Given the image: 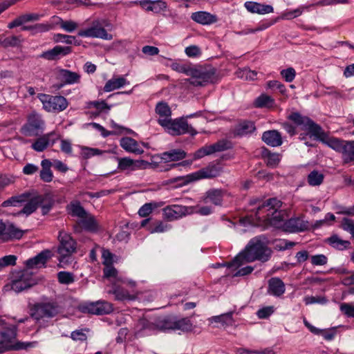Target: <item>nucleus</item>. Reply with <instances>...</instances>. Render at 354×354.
Listing matches in <instances>:
<instances>
[{
    "mask_svg": "<svg viewBox=\"0 0 354 354\" xmlns=\"http://www.w3.org/2000/svg\"><path fill=\"white\" fill-rule=\"evenodd\" d=\"M23 209L18 214H26L29 216L35 212L38 207L41 209L43 215L47 214L54 205V199L50 193L38 194L35 192H25L21 194L13 196L8 200L4 201L1 206L6 207L8 206H17L19 204L26 203Z\"/></svg>",
    "mask_w": 354,
    "mask_h": 354,
    "instance_id": "obj_1",
    "label": "nucleus"
},
{
    "mask_svg": "<svg viewBox=\"0 0 354 354\" xmlns=\"http://www.w3.org/2000/svg\"><path fill=\"white\" fill-rule=\"evenodd\" d=\"M288 119L297 126L300 127L302 130L307 131L310 137H313L315 140L343 154L346 141L335 138H330L322 127L310 118L302 115L299 112H292L288 116Z\"/></svg>",
    "mask_w": 354,
    "mask_h": 354,
    "instance_id": "obj_2",
    "label": "nucleus"
},
{
    "mask_svg": "<svg viewBox=\"0 0 354 354\" xmlns=\"http://www.w3.org/2000/svg\"><path fill=\"white\" fill-rule=\"evenodd\" d=\"M272 250L268 246V240L264 236H258L252 239L244 250L238 254L234 259L227 263L228 268H238L244 263L256 260L266 262L269 260Z\"/></svg>",
    "mask_w": 354,
    "mask_h": 354,
    "instance_id": "obj_3",
    "label": "nucleus"
},
{
    "mask_svg": "<svg viewBox=\"0 0 354 354\" xmlns=\"http://www.w3.org/2000/svg\"><path fill=\"white\" fill-rule=\"evenodd\" d=\"M282 205V202L276 198H269L263 202L257 209L256 218L257 223L254 225H259L261 221H265L266 225L273 226L277 228L283 229V223L282 214L279 209Z\"/></svg>",
    "mask_w": 354,
    "mask_h": 354,
    "instance_id": "obj_4",
    "label": "nucleus"
},
{
    "mask_svg": "<svg viewBox=\"0 0 354 354\" xmlns=\"http://www.w3.org/2000/svg\"><path fill=\"white\" fill-rule=\"evenodd\" d=\"M30 311L31 317L41 328L47 326L48 320L58 315L59 307L55 302H39L33 305Z\"/></svg>",
    "mask_w": 354,
    "mask_h": 354,
    "instance_id": "obj_5",
    "label": "nucleus"
},
{
    "mask_svg": "<svg viewBox=\"0 0 354 354\" xmlns=\"http://www.w3.org/2000/svg\"><path fill=\"white\" fill-rule=\"evenodd\" d=\"M222 172V167L219 163L211 162L207 167L185 176H178L169 180L171 183H178L180 185H185L195 180L203 178H212L216 177Z\"/></svg>",
    "mask_w": 354,
    "mask_h": 354,
    "instance_id": "obj_6",
    "label": "nucleus"
},
{
    "mask_svg": "<svg viewBox=\"0 0 354 354\" xmlns=\"http://www.w3.org/2000/svg\"><path fill=\"white\" fill-rule=\"evenodd\" d=\"M59 245L57 248L59 254L58 266L64 268L72 263V254L76 251V241L68 234L60 232Z\"/></svg>",
    "mask_w": 354,
    "mask_h": 354,
    "instance_id": "obj_7",
    "label": "nucleus"
},
{
    "mask_svg": "<svg viewBox=\"0 0 354 354\" xmlns=\"http://www.w3.org/2000/svg\"><path fill=\"white\" fill-rule=\"evenodd\" d=\"M158 124L165 128L167 131L172 136H180L189 133L192 136H196L198 132L184 118H180L175 120H158Z\"/></svg>",
    "mask_w": 354,
    "mask_h": 354,
    "instance_id": "obj_8",
    "label": "nucleus"
},
{
    "mask_svg": "<svg viewBox=\"0 0 354 354\" xmlns=\"http://www.w3.org/2000/svg\"><path fill=\"white\" fill-rule=\"evenodd\" d=\"M17 328L15 326L10 327L3 332L0 333V353L10 350L27 349L32 346V342H17L12 344V340L17 336Z\"/></svg>",
    "mask_w": 354,
    "mask_h": 354,
    "instance_id": "obj_9",
    "label": "nucleus"
},
{
    "mask_svg": "<svg viewBox=\"0 0 354 354\" xmlns=\"http://www.w3.org/2000/svg\"><path fill=\"white\" fill-rule=\"evenodd\" d=\"M214 68H193L190 77V84L195 86H203L216 82L217 75Z\"/></svg>",
    "mask_w": 354,
    "mask_h": 354,
    "instance_id": "obj_10",
    "label": "nucleus"
},
{
    "mask_svg": "<svg viewBox=\"0 0 354 354\" xmlns=\"http://www.w3.org/2000/svg\"><path fill=\"white\" fill-rule=\"evenodd\" d=\"M44 127V122L41 115L32 112L28 115L27 121L21 127L20 132L27 137H36L42 133Z\"/></svg>",
    "mask_w": 354,
    "mask_h": 354,
    "instance_id": "obj_11",
    "label": "nucleus"
},
{
    "mask_svg": "<svg viewBox=\"0 0 354 354\" xmlns=\"http://www.w3.org/2000/svg\"><path fill=\"white\" fill-rule=\"evenodd\" d=\"M37 98L43 104V108L48 112H61L68 106L66 99L61 95H50L39 93Z\"/></svg>",
    "mask_w": 354,
    "mask_h": 354,
    "instance_id": "obj_12",
    "label": "nucleus"
},
{
    "mask_svg": "<svg viewBox=\"0 0 354 354\" xmlns=\"http://www.w3.org/2000/svg\"><path fill=\"white\" fill-rule=\"evenodd\" d=\"M162 211L164 217L171 221L194 213V206L171 205L165 207Z\"/></svg>",
    "mask_w": 354,
    "mask_h": 354,
    "instance_id": "obj_13",
    "label": "nucleus"
},
{
    "mask_svg": "<svg viewBox=\"0 0 354 354\" xmlns=\"http://www.w3.org/2000/svg\"><path fill=\"white\" fill-rule=\"evenodd\" d=\"M77 35L80 37L100 38L105 40L113 39L112 35L109 34L98 21H94L91 27L80 30Z\"/></svg>",
    "mask_w": 354,
    "mask_h": 354,
    "instance_id": "obj_14",
    "label": "nucleus"
},
{
    "mask_svg": "<svg viewBox=\"0 0 354 354\" xmlns=\"http://www.w3.org/2000/svg\"><path fill=\"white\" fill-rule=\"evenodd\" d=\"M24 235V232L16 227L13 224L6 225L0 221V240L8 241L12 239H19Z\"/></svg>",
    "mask_w": 354,
    "mask_h": 354,
    "instance_id": "obj_15",
    "label": "nucleus"
},
{
    "mask_svg": "<svg viewBox=\"0 0 354 354\" xmlns=\"http://www.w3.org/2000/svg\"><path fill=\"white\" fill-rule=\"evenodd\" d=\"M309 227L308 221L299 217L291 218L283 223V230L288 232H297L307 230Z\"/></svg>",
    "mask_w": 354,
    "mask_h": 354,
    "instance_id": "obj_16",
    "label": "nucleus"
},
{
    "mask_svg": "<svg viewBox=\"0 0 354 354\" xmlns=\"http://www.w3.org/2000/svg\"><path fill=\"white\" fill-rule=\"evenodd\" d=\"M35 284V281L32 275L28 272H23L18 279L14 280L12 284V289L17 292H21L30 288Z\"/></svg>",
    "mask_w": 354,
    "mask_h": 354,
    "instance_id": "obj_17",
    "label": "nucleus"
},
{
    "mask_svg": "<svg viewBox=\"0 0 354 354\" xmlns=\"http://www.w3.org/2000/svg\"><path fill=\"white\" fill-rule=\"evenodd\" d=\"M226 194L227 192L223 189L212 188L205 192L202 201L205 203H211L214 205L221 206L223 198Z\"/></svg>",
    "mask_w": 354,
    "mask_h": 354,
    "instance_id": "obj_18",
    "label": "nucleus"
},
{
    "mask_svg": "<svg viewBox=\"0 0 354 354\" xmlns=\"http://www.w3.org/2000/svg\"><path fill=\"white\" fill-rule=\"evenodd\" d=\"M51 251L49 250H44L35 257L28 259L26 261V266L28 268L44 267L45 264L48 260L51 258Z\"/></svg>",
    "mask_w": 354,
    "mask_h": 354,
    "instance_id": "obj_19",
    "label": "nucleus"
},
{
    "mask_svg": "<svg viewBox=\"0 0 354 354\" xmlns=\"http://www.w3.org/2000/svg\"><path fill=\"white\" fill-rule=\"evenodd\" d=\"M134 4H139L143 9L147 11H151L154 13H160L167 8V3L162 0L151 1V0H141L135 1L133 2Z\"/></svg>",
    "mask_w": 354,
    "mask_h": 354,
    "instance_id": "obj_20",
    "label": "nucleus"
},
{
    "mask_svg": "<svg viewBox=\"0 0 354 354\" xmlns=\"http://www.w3.org/2000/svg\"><path fill=\"white\" fill-rule=\"evenodd\" d=\"M71 51L72 48L70 46H55L53 48L42 53L40 57L47 60H55L68 55Z\"/></svg>",
    "mask_w": 354,
    "mask_h": 354,
    "instance_id": "obj_21",
    "label": "nucleus"
},
{
    "mask_svg": "<svg viewBox=\"0 0 354 354\" xmlns=\"http://www.w3.org/2000/svg\"><path fill=\"white\" fill-rule=\"evenodd\" d=\"M261 139L266 144L272 147H279L283 143L281 134L277 130L264 131Z\"/></svg>",
    "mask_w": 354,
    "mask_h": 354,
    "instance_id": "obj_22",
    "label": "nucleus"
},
{
    "mask_svg": "<svg viewBox=\"0 0 354 354\" xmlns=\"http://www.w3.org/2000/svg\"><path fill=\"white\" fill-rule=\"evenodd\" d=\"M186 157V152L181 149H174L160 154V159L164 162H175L183 160Z\"/></svg>",
    "mask_w": 354,
    "mask_h": 354,
    "instance_id": "obj_23",
    "label": "nucleus"
},
{
    "mask_svg": "<svg viewBox=\"0 0 354 354\" xmlns=\"http://www.w3.org/2000/svg\"><path fill=\"white\" fill-rule=\"evenodd\" d=\"M53 135V133H50L39 137L32 144V149L37 152L44 151L50 144L53 145L55 142V139H51Z\"/></svg>",
    "mask_w": 354,
    "mask_h": 354,
    "instance_id": "obj_24",
    "label": "nucleus"
},
{
    "mask_svg": "<svg viewBox=\"0 0 354 354\" xmlns=\"http://www.w3.org/2000/svg\"><path fill=\"white\" fill-rule=\"evenodd\" d=\"M285 284L277 277H272L268 281V292L274 296L280 297L285 292Z\"/></svg>",
    "mask_w": 354,
    "mask_h": 354,
    "instance_id": "obj_25",
    "label": "nucleus"
},
{
    "mask_svg": "<svg viewBox=\"0 0 354 354\" xmlns=\"http://www.w3.org/2000/svg\"><path fill=\"white\" fill-rule=\"evenodd\" d=\"M244 6L248 11L252 13L263 15L273 12V8L272 6L263 5L254 1H246Z\"/></svg>",
    "mask_w": 354,
    "mask_h": 354,
    "instance_id": "obj_26",
    "label": "nucleus"
},
{
    "mask_svg": "<svg viewBox=\"0 0 354 354\" xmlns=\"http://www.w3.org/2000/svg\"><path fill=\"white\" fill-rule=\"evenodd\" d=\"M191 19L203 25H208L216 22V18L214 15L205 11L193 12Z\"/></svg>",
    "mask_w": 354,
    "mask_h": 354,
    "instance_id": "obj_27",
    "label": "nucleus"
},
{
    "mask_svg": "<svg viewBox=\"0 0 354 354\" xmlns=\"http://www.w3.org/2000/svg\"><path fill=\"white\" fill-rule=\"evenodd\" d=\"M120 144L122 148L128 152L135 153L137 154H140L143 152V150L140 149L137 141L130 137L121 138Z\"/></svg>",
    "mask_w": 354,
    "mask_h": 354,
    "instance_id": "obj_28",
    "label": "nucleus"
},
{
    "mask_svg": "<svg viewBox=\"0 0 354 354\" xmlns=\"http://www.w3.org/2000/svg\"><path fill=\"white\" fill-rule=\"evenodd\" d=\"M57 75L61 80L68 84L77 83L80 79L78 73L66 69H59Z\"/></svg>",
    "mask_w": 354,
    "mask_h": 354,
    "instance_id": "obj_29",
    "label": "nucleus"
},
{
    "mask_svg": "<svg viewBox=\"0 0 354 354\" xmlns=\"http://www.w3.org/2000/svg\"><path fill=\"white\" fill-rule=\"evenodd\" d=\"M158 330L160 331H165L168 330H174L175 327V316L168 315L160 317L157 318Z\"/></svg>",
    "mask_w": 354,
    "mask_h": 354,
    "instance_id": "obj_30",
    "label": "nucleus"
},
{
    "mask_svg": "<svg viewBox=\"0 0 354 354\" xmlns=\"http://www.w3.org/2000/svg\"><path fill=\"white\" fill-rule=\"evenodd\" d=\"M256 129L254 122L245 120L240 122L234 129V135L236 136H244L252 133Z\"/></svg>",
    "mask_w": 354,
    "mask_h": 354,
    "instance_id": "obj_31",
    "label": "nucleus"
},
{
    "mask_svg": "<svg viewBox=\"0 0 354 354\" xmlns=\"http://www.w3.org/2000/svg\"><path fill=\"white\" fill-rule=\"evenodd\" d=\"M108 292L114 295L115 299L119 301L133 300L134 299L133 296L131 295L127 290L117 286L115 282H113L112 289L109 290Z\"/></svg>",
    "mask_w": 354,
    "mask_h": 354,
    "instance_id": "obj_32",
    "label": "nucleus"
},
{
    "mask_svg": "<svg viewBox=\"0 0 354 354\" xmlns=\"http://www.w3.org/2000/svg\"><path fill=\"white\" fill-rule=\"evenodd\" d=\"M127 84H128V82L123 77L112 78L106 82L104 86V91L105 92H111L115 89H118L120 88L123 87Z\"/></svg>",
    "mask_w": 354,
    "mask_h": 354,
    "instance_id": "obj_33",
    "label": "nucleus"
},
{
    "mask_svg": "<svg viewBox=\"0 0 354 354\" xmlns=\"http://www.w3.org/2000/svg\"><path fill=\"white\" fill-rule=\"evenodd\" d=\"M54 21L68 32H73L78 28V24L72 20L64 21L57 16H53Z\"/></svg>",
    "mask_w": 354,
    "mask_h": 354,
    "instance_id": "obj_34",
    "label": "nucleus"
},
{
    "mask_svg": "<svg viewBox=\"0 0 354 354\" xmlns=\"http://www.w3.org/2000/svg\"><path fill=\"white\" fill-rule=\"evenodd\" d=\"M262 156L268 166L270 167H275L278 165L280 162V155L277 153H271L267 149H264L262 151Z\"/></svg>",
    "mask_w": 354,
    "mask_h": 354,
    "instance_id": "obj_35",
    "label": "nucleus"
},
{
    "mask_svg": "<svg viewBox=\"0 0 354 354\" xmlns=\"http://www.w3.org/2000/svg\"><path fill=\"white\" fill-rule=\"evenodd\" d=\"M233 312L230 311L220 315L213 316L210 318L212 322L220 323L223 326H232L234 323Z\"/></svg>",
    "mask_w": 354,
    "mask_h": 354,
    "instance_id": "obj_36",
    "label": "nucleus"
},
{
    "mask_svg": "<svg viewBox=\"0 0 354 354\" xmlns=\"http://www.w3.org/2000/svg\"><path fill=\"white\" fill-rule=\"evenodd\" d=\"M156 113L159 115L158 120L171 119V111L166 102H158L156 106Z\"/></svg>",
    "mask_w": 354,
    "mask_h": 354,
    "instance_id": "obj_37",
    "label": "nucleus"
},
{
    "mask_svg": "<svg viewBox=\"0 0 354 354\" xmlns=\"http://www.w3.org/2000/svg\"><path fill=\"white\" fill-rule=\"evenodd\" d=\"M137 327L138 328L139 332L144 330L154 332L156 330H158L157 326V319H154L153 322L145 318L140 319L138 322Z\"/></svg>",
    "mask_w": 354,
    "mask_h": 354,
    "instance_id": "obj_38",
    "label": "nucleus"
},
{
    "mask_svg": "<svg viewBox=\"0 0 354 354\" xmlns=\"http://www.w3.org/2000/svg\"><path fill=\"white\" fill-rule=\"evenodd\" d=\"M327 242L333 248L342 250L349 247L350 242L341 239L337 235L331 236L327 239Z\"/></svg>",
    "mask_w": 354,
    "mask_h": 354,
    "instance_id": "obj_39",
    "label": "nucleus"
},
{
    "mask_svg": "<svg viewBox=\"0 0 354 354\" xmlns=\"http://www.w3.org/2000/svg\"><path fill=\"white\" fill-rule=\"evenodd\" d=\"M192 323L187 317L178 319L175 316V327L174 330H180L183 332L190 331L192 329Z\"/></svg>",
    "mask_w": 354,
    "mask_h": 354,
    "instance_id": "obj_40",
    "label": "nucleus"
},
{
    "mask_svg": "<svg viewBox=\"0 0 354 354\" xmlns=\"http://www.w3.org/2000/svg\"><path fill=\"white\" fill-rule=\"evenodd\" d=\"M274 104V100L269 95L261 94L254 101V106L257 108H270Z\"/></svg>",
    "mask_w": 354,
    "mask_h": 354,
    "instance_id": "obj_41",
    "label": "nucleus"
},
{
    "mask_svg": "<svg viewBox=\"0 0 354 354\" xmlns=\"http://www.w3.org/2000/svg\"><path fill=\"white\" fill-rule=\"evenodd\" d=\"M78 224L85 230L89 232H96L98 229V225L93 217H85L80 219Z\"/></svg>",
    "mask_w": 354,
    "mask_h": 354,
    "instance_id": "obj_42",
    "label": "nucleus"
},
{
    "mask_svg": "<svg viewBox=\"0 0 354 354\" xmlns=\"http://www.w3.org/2000/svg\"><path fill=\"white\" fill-rule=\"evenodd\" d=\"M342 158L344 162H354V140L346 141L342 154Z\"/></svg>",
    "mask_w": 354,
    "mask_h": 354,
    "instance_id": "obj_43",
    "label": "nucleus"
},
{
    "mask_svg": "<svg viewBox=\"0 0 354 354\" xmlns=\"http://www.w3.org/2000/svg\"><path fill=\"white\" fill-rule=\"evenodd\" d=\"M324 178L322 173L313 170L308 175V183L311 186H319L323 183Z\"/></svg>",
    "mask_w": 354,
    "mask_h": 354,
    "instance_id": "obj_44",
    "label": "nucleus"
},
{
    "mask_svg": "<svg viewBox=\"0 0 354 354\" xmlns=\"http://www.w3.org/2000/svg\"><path fill=\"white\" fill-rule=\"evenodd\" d=\"M71 214L80 218H84L88 215L84 208L80 203H71L70 205Z\"/></svg>",
    "mask_w": 354,
    "mask_h": 354,
    "instance_id": "obj_45",
    "label": "nucleus"
},
{
    "mask_svg": "<svg viewBox=\"0 0 354 354\" xmlns=\"http://www.w3.org/2000/svg\"><path fill=\"white\" fill-rule=\"evenodd\" d=\"M58 281L62 284H71L75 281L74 275L69 272L61 271L57 273Z\"/></svg>",
    "mask_w": 354,
    "mask_h": 354,
    "instance_id": "obj_46",
    "label": "nucleus"
},
{
    "mask_svg": "<svg viewBox=\"0 0 354 354\" xmlns=\"http://www.w3.org/2000/svg\"><path fill=\"white\" fill-rule=\"evenodd\" d=\"M237 77L245 80H254L257 78V73L248 68H243L236 72Z\"/></svg>",
    "mask_w": 354,
    "mask_h": 354,
    "instance_id": "obj_47",
    "label": "nucleus"
},
{
    "mask_svg": "<svg viewBox=\"0 0 354 354\" xmlns=\"http://www.w3.org/2000/svg\"><path fill=\"white\" fill-rule=\"evenodd\" d=\"M118 169L122 171L130 169L133 171V160L130 158H118Z\"/></svg>",
    "mask_w": 354,
    "mask_h": 354,
    "instance_id": "obj_48",
    "label": "nucleus"
},
{
    "mask_svg": "<svg viewBox=\"0 0 354 354\" xmlns=\"http://www.w3.org/2000/svg\"><path fill=\"white\" fill-rule=\"evenodd\" d=\"M113 310L111 303L101 300L97 306V315H102L111 313Z\"/></svg>",
    "mask_w": 354,
    "mask_h": 354,
    "instance_id": "obj_49",
    "label": "nucleus"
},
{
    "mask_svg": "<svg viewBox=\"0 0 354 354\" xmlns=\"http://www.w3.org/2000/svg\"><path fill=\"white\" fill-rule=\"evenodd\" d=\"M158 207L156 203H149L143 205L138 210V214L142 217L149 216L152 210Z\"/></svg>",
    "mask_w": 354,
    "mask_h": 354,
    "instance_id": "obj_50",
    "label": "nucleus"
},
{
    "mask_svg": "<svg viewBox=\"0 0 354 354\" xmlns=\"http://www.w3.org/2000/svg\"><path fill=\"white\" fill-rule=\"evenodd\" d=\"M172 70L178 73H184L187 75L190 76L191 72L193 68L190 67L187 64H181L178 62H174L171 64Z\"/></svg>",
    "mask_w": 354,
    "mask_h": 354,
    "instance_id": "obj_51",
    "label": "nucleus"
},
{
    "mask_svg": "<svg viewBox=\"0 0 354 354\" xmlns=\"http://www.w3.org/2000/svg\"><path fill=\"white\" fill-rule=\"evenodd\" d=\"M214 149L212 145H206L203 147L197 150L194 153V158L195 159H199L205 156H208L214 153Z\"/></svg>",
    "mask_w": 354,
    "mask_h": 354,
    "instance_id": "obj_52",
    "label": "nucleus"
},
{
    "mask_svg": "<svg viewBox=\"0 0 354 354\" xmlns=\"http://www.w3.org/2000/svg\"><path fill=\"white\" fill-rule=\"evenodd\" d=\"M214 149L212 145H206L203 147L197 150L194 153V158L195 159H199L205 156H208L214 153Z\"/></svg>",
    "mask_w": 354,
    "mask_h": 354,
    "instance_id": "obj_53",
    "label": "nucleus"
},
{
    "mask_svg": "<svg viewBox=\"0 0 354 354\" xmlns=\"http://www.w3.org/2000/svg\"><path fill=\"white\" fill-rule=\"evenodd\" d=\"M214 151L216 152H221L225 150H227L232 147V144L230 142L225 140H221L218 141L217 142L212 145Z\"/></svg>",
    "mask_w": 354,
    "mask_h": 354,
    "instance_id": "obj_54",
    "label": "nucleus"
},
{
    "mask_svg": "<svg viewBox=\"0 0 354 354\" xmlns=\"http://www.w3.org/2000/svg\"><path fill=\"white\" fill-rule=\"evenodd\" d=\"M103 274L105 278L109 279L111 277H113L116 280H119L117 278L118 271L113 266V263L104 265V268L103 269Z\"/></svg>",
    "mask_w": 354,
    "mask_h": 354,
    "instance_id": "obj_55",
    "label": "nucleus"
},
{
    "mask_svg": "<svg viewBox=\"0 0 354 354\" xmlns=\"http://www.w3.org/2000/svg\"><path fill=\"white\" fill-rule=\"evenodd\" d=\"M342 228L349 232L354 237V221L348 218H344L341 223Z\"/></svg>",
    "mask_w": 354,
    "mask_h": 354,
    "instance_id": "obj_56",
    "label": "nucleus"
},
{
    "mask_svg": "<svg viewBox=\"0 0 354 354\" xmlns=\"http://www.w3.org/2000/svg\"><path fill=\"white\" fill-rule=\"evenodd\" d=\"M100 301L101 300H99L95 302H90L84 304L82 306V311L89 314L97 315V306Z\"/></svg>",
    "mask_w": 354,
    "mask_h": 354,
    "instance_id": "obj_57",
    "label": "nucleus"
},
{
    "mask_svg": "<svg viewBox=\"0 0 354 354\" xmlns=\"http://www.w3.org/2000/svg\"><path fill=\"white\" fill-rule=\"evenodd\" d=\"M20 39L17 36H11L4 38L1 41V44L3 47L17 46L19 44Z\"/></svg>",
    "mask_w": 354,
    "mask_h": 354,
    "instance_id": "obj_58",
    "label": "nucleus"
},
{
    "mask_svg": "<svg viewBox=\"0 0 354 354\" xmlns=\"http://www.w3.org/2000/svg\"><path fill=\"white\" fill-rule=\"evenodd\" d=\"M280 73L287 82H292L296 75L295 70L292 67L282 70Z\"/></svg>",
    "mask_w": 354,
    "mask_h": 354,
    "instance_id": "obj_59",
    "label": "nucleus"
},
{
    "mask_svg": "<svg viewBox=\"0 0 354 354\" xmlns=\"http://www.w3.org/2000/svg\"><path fill=\"white\" fill-rule=\"evenodd\" d=\"M185 54L189 57H197L201 55V48L196 45H192L185 48Z\"/></svg>",
    "mask_w": 354,
    "mask_h": 354,
    "instance_id": "obj_60",
    "label": "nucleus"
},
{
    "mask_svg": "<svg viewBox=\"0 0 354 354\" xmlns=\"http://www.w3.org/2000/svg\"><path fill=\"white\" fill-rule=\"evenodd\" d=\"M310 260L313 266H324L328 262V258L324 254L311 256Z\"/></svg>",
    "mask_w": 354,
    "mask_h": 354,
    "instance_id": "obj_61",
    "label": "nucleus"
},
{
    "mask_svg": "<svg viewBox=\"0 0 354 354\" xmlns=\"http://www.w3.org/2000/svg\"><path fill=\"white\" fill-rule=\"evenodd\" d=\"M56 42H62L66 44H73L75 41V37L68 35L57 34L54 37Z\"/></svg>",
    "mask_w": 354,
    "mask_h": 354,
    "instance_id": "obj_62",
    "label": "nucleus"
},
{
    "mask_svg": "<svg viewBox=\"0 0 354 354\" xmlns=\"http://www.w3.org/2000/svg\"><path fill=\"white\" fill-rule=\"evenodd\" d=\"M238 354H273V352L271 349L266 348L263 350H256L251 351L245 348H239L237 350Z\"/></svg>",
    "mask_w": 354,
    "mask_h": 354,
    "instance_id": "obj_63",
    "label": "nucleus"
},
{
    "mask_svg": "<svg viewBox=\"0 0 354 354\" xmlns=\"http://www.w3.org/2000/svg\"><path fill=\"white\" fill-rule=\"evenodd\" d=\"M340 310L348 317H354V306L350 304L343 303L340 306Z\"/></svg>",
    "mask_w": 354,
    "mask_h": 354,
    "instance_id": "obj_64",
    "label": "nucleus"
}]
</instances>
